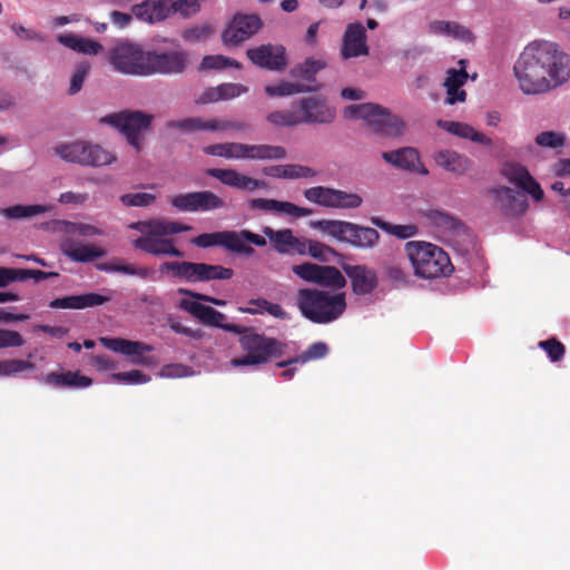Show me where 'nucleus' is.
Instances as JSON below:
<instances>
[{
  "label": "nucleus",
  "mask_w": 570,
  "mask_h": 570,
  "mask_svg": "<svg viewBox=\"0 0 570 570\" xmlns=\"http://www.w3.org/2000/svg\"><path fill=\"white\" fill-rule=\"evenodd\" d=\"M62 250L68 258L78 263H90L106 255L104 248L94 244L69 243L65 244Z\"/></svg>",
  "instance_id": "obj_31"
},
{
  "label": "nucleus",
  "mask_w": 570,
  "mask_h": 570,
  "mask_svg": "<svg viewBox=\"0 0 570 570\" xmlns=\"http://www.w3.org/2000/svg\"><path fill=\"white\" fill-rule=\"evenodd\" d=\"M147 51L138 43L119 41L109 50V62L120 73L144 76Z\"/></svg>",
  "instance_id": "obj_8"
},
{
  "label": "nucleus",
  "mask_w": 570,
  "mask_h": 570,
  "mask_svg": "<svg viewBox=\"0 0 570 570\" xmlns=\"http://www.w3.org/2000/svg\"><path fill=\"white\" fill-rule=\"evenodd\" d=\"M246 56L253 65L271 71H282L288 63L286 49L282 45L264 43L249 48Z\"/></svg>",
  "instance_id": "obj_13"
},
{
  "label": "nucleus",
  "mask_w": 570,
  "mask_h": 570,
  "mask_svg": "<svg viewBox=\"0 0 570 570\" xmlns=\"http://www.w3.org/2000/svg\"><path fill=\"white\" fill-rule=\"evenodd\" d=\"M315 284L338 289L346 285V279L335 266L320 265Z\"/></svg>",
  "instance_id": "obj_41"
},
{
  "label": "nucleus",
  "mask_w": 570,
  "mask_h": 570,
  "mask_svg": "<svg viewBox=\"0 0 570 570\" xmlns=\"http://www.w3.org/2000/svg\"><path fill=\"white\" fill-rule=\"evenodd\" d=\"M314 176H316V171L308 166L297 164L285 165V179L312 178Z\"/></svg>",
  "instance_id": "obj_57"
},
{
  "label": "nucleus",
  "mask_w": 570,
  "mask_h": 570,
  "mask_svg": "<svg viewBox=\"0 0 570 570\" xmlns=\"http://www.w3.org/2000/svg\"><path fill=\"white\" fill-rule=\"evenodd\" d=\"M178 307L205 325L239 335L238 343L245 354L230 360L229 364L233 367L263 365L284 353V344L275 337L259 334L254 327L227 323L226 315L210 306L181 299Z\"/></svg>",
  "instance_id": "obj_1"
},
{
  "label": "nucleus",
  "mask_w": 570,
  "mask_h": 570,
  "mask_svg": "<svg viewBox=\"0 0 570 570\" xmlns=\"http://www.w3.org/2000/svg\"><path fill=\"white\" fill-rule=\"evenodd\" d=\"M544 77L550 91L563 86L570 79V55L550 41L543 40Z\"/></svg>",
  "instance_id": "obj_9"
},
{
  "label": "nucleus",
  "mask_w": 570,
  "mask_h": 570,
  "mask_svg": "<svg viewBox=\"0 0 570 570\" xmlns=\"http://www.w3.org/2000/svg\"><path fill=\"white\" fill-rule=\"evenodd\" d=\"M327 353H328L327 344L324 342H316V343H313L312 345H309L307 347V350L304 351L301 355L293 357L291 360H287V361L278 362L277 366L278 367H287L295 363L304 364L312 360L323 358L327 355Z\"/></svg>",
  "instance_id": "obj_40"
},
{
  "label": "nucleus",
  "mask_w": 570,
  "mask_h": 570,
  "mask_svg": "<svg viewBox=\"0 0 570 570\" xmlns=\"http://www.w3.org/2000/svg\"><path fill=\"white\" fill-rule=\"evenodd\" d=\"M159 271L163 274L170 273L171 277L185 281L186 283L230 279L234 276V271L229 267L187 261L164 262Z\"/></svg>",
  "instance_id": "obj_7"
},
{
  "label": "nucleus",
  "mask_w": 570,
  "mask_h": 570,
  "mask_svg": "<svg viewBox=\"0 0 570 570\" xmlns=\"http://www.w3.org/2000/svg\"><path fill=\"white\" fill-rule=\"evenodd\" d=\"M89 72V66L80 63L77 66L75 73L71 77L69 94L75 95L82 88L85 79Z\"/></svg>",
  "instance_id": "obj_62"
},
{
  "label": "nucleus",
  "mask_w": 570,
  "mask_h": 570,
  "mask_svg": "<svg viewBox=\"0 0 570 570\" xmlns=\"http://www.w3.org/2000/svg\"><path fill=\"white\" fill-rule=\"evenodd\" d=\"M431 28L435 32L451 36L455 39H459V40H462L465 42H471L474 39V36L471 32V30H469L468 28H465L464 26H462L458 22L436 20V21L432 22Z\"/></svg>",
  "instance_id": "obj_36"
},
{
  "label": "nucleus",
  "mask_w": 570,
  "mask_h": 570,
  "mask_svg": "<svg viewBox=\"0 0 570 570\" xmlns=\"http://www.w3.org/2000/svg\"><path fill=\"white\" fill-rule=\"evenodd\" d=\"M384 273L387 279L396 285H403L407 281V274L400 264L386 263L384 265Z\"/></svg>",
  "instance_id": "obj_60"
},
{
  "label": "nucleus",
  "mask_w": 570,
  "mask_h": 570,
  "mask_svg": "<svg viewBox=\"0 0 570 570\" xmlns=\"http://www.w3.org/2000/svg\"><path fill=\"white\" fill-rule=\"evenodd\" d=\"M252 209L284 213L295 217L308 216L313 213L311 208L301 207L289 202H281L269 198H253L248 203Z\"/></svg>",
  "instance_id": "obj_25"
},
{
  "label": "nucleus",
  "mask_w": 570,
  "mask_h": 570,
  "mask_svg": "<svg viewBox=\"0 0 570 570\" xmlns=\"http://www.w3.org/2000/svg\"><path fill=\"white\" fill-rule=\"evenodd\" d=\"M222 100L233 99L247 92V87L242 83H222L218 86Z\"/></svg>",
  "instance_id": "obj_64"
},
{
  "label": "nucleus",
  "mask_w": 570,
  "mask_h": 570,
  "mask_svg": "<svg viewBox=\"0 0 570 570\" xmlns=\"http://www.w3.org/2000/svg\"><path fill=\"white\" fill-rule=\"evenodd\" d=\"M200 118L189 117L180 120H168L165 124L168 130H180L181 132H194L199 130Z\"/></svg>",
  "instance_id": "obj_54"
},
{
  "label": "nucleus",
  "mask_w": 570,
  "mask_h": 570,
  "mask_svg": "<svg viewBox=\"0 0 570 570\" xmlns=\"http://www.w3.org/2000/svg\"><path fill=\"white\" fill-rule=\"evenodd\" d=\"M120 200L128 207H147L156 200V196L149 193H130L122 195Z\"/></svg>",
  "instance_id": "obj_51"
},
{
  "label": "nucleus",
  "mask_w": 570,
  "mask_h": 570,
  "mask_svg": "<svg viewBox=\"0 0 570 570\" xmlns=\"http://www.w3.org/2000/svg\"><path fill=\"white\" fill-rule=\"evenodd\" d=\"M264 235L269 239L273 248L283 255L289 254V244L293 237V230L289 228L275 230L272 227L263 228Z\"/></svg>",
  "instance_id": "obj_39"
},
{
  "label": "nucleus",
  "mask_w": 570,
  "mask_h": 570,
  "mask_svg": "<svg viewBox=\"0 0 570 570\" xmlns=\"http://www.w3.org/2000/svg\"><path fill=\"white\" fill-rule=\"evenodd\" d=\"M131 13L140 21L154 23L170 16L166 0H146L131 7Z\"/></svg>",
  "instance_id": "obj_27"
},
{
  "label": "nucleus",
  "mask_w": 570,
  "mask_h": 570,
  "mask_svg": "<svg viewBox=\"0 0 570 570\" xmlns=\"http://www.w3.org/2000/svg\"><path fill=\"white\" fill-rule=\"evenodd\" d=\"M301 124H331L336 116L335 109L331 108L321 97H307L296 101Z\"/></svg>",
  "instance_id": "obj_14"
},
{
  "label": "nucleus",
  "mask_w": 570,
  "mask_h": 570,
  "mask_svg": "<svg viewBox=\"0 0 570 570\" xmlns=\"http://www.w3.org/2000/svg\"><path fill=\"white\" fill-rule=\"evenodd\" d=\"M382 158L391 166L423 176L429 175V169L421 161L420 153L414 147H401L395 150L383 151Z\"/></svg>",
  "instance_id": "obj_15"
},
{
  "label": "nucleus",
  "mask_w": 570,
  "mask_h": 570,
  "mask_svg": "<svg viewBox=\"0 0 570 570\" xmlns=\"http://www.w3.org/2000/svg\"><path fill=\"white\" fill-rule=\"evenodd\" d=\"M58 41L61 45L85 55H98L104 50L102 45L98 41L75 35H60L58 37Z\"/></svg>",
  "instance_id": "obj_33"
},
{
  "label": "nucleus",
  "mask_w": 570,
  "mask_h": 570,
  "mask_svg": "<svg viewBox=\"0 0 570 570\" xmlns=\"http://www.w3.org/2000/svg\"><path fill=\"white\" fill-rule=\"evenodd\" d=\"M190 242L200 248L219 246L232 253H235V250H244L238 243V235L236 230L204 233L194 237Z\"/></svg>",
  "instance_id": "obj_23"
},
{
  "label": "nucleus",
  "mask_w": 570,
  "mask_h": 570,
  "mask_svg": "<svg viewBox=\"0 0 570 570\" xmlns=\"http://www.w3.org/2000/svg\"><path fill=\"white\" fill-rule=\"evenodd\" d=\"M539 347L542 348L551 362H558L563 358L566 353L564 345L554 337L539 342Z\"/></svg>",
  "instance_id": "obj_53"
},
{
  "label": "nucleus",
  "mask_w": 570,
  "mask_h": 570,
  "mask_svg": "<svg viewBox=\"0 0 570 570\" xmlns=\"http://www.w3.org/2000/svg\"><path fill=\"white\" fill-rule=\"evenodd\" d=\"M438 126L448 132L459 136L461 138L470 139L473 142H478L484 146H492V140L484 134L475 130L472 126L459 122V121H446L439 120Z\"/></svg>",
  "instance_id": "obj_32"
},
{
  "label": "nucleus",
  "mask_w": 570,
  "mask_h": 570,
  "mask_svg": "<svg viewBox=\"0 0 570 570\" xmlns=\"http://www.w3.org/2000/svg\"><path fill=\"white\" fill-rule=\"evenodd\" d=\"M379 240L380 233L375 228L351 223L345 243L356 248L371 249L376 246Z\"/></svg>",
  "instance_id": "obj_29"
},
{
  "label": "nucleus",
  "mask_w": 570,
  "mask_h": 570,
  "mask_svg": "<svg viewBox=\"0 0 570 570\" xmlns=\"http://www.w3.org/2000/svg\"><path fill=\"white\" fill-rule=\"evenodd\" d=\"M134 229L141 232L144 235H175L181 232H188L191 226L180 224L178 222L166 219H151L147 222H137L130 226Z\"/></svg>",
  "instance_id": "obj_28"
},
{
  "label": "nucleus",
  "mask_w": 570,
  "mask_h": 570,
  "mask_svg": "<svg viewBox=\"0 0 570 570\" xmlns=\"http://www.w3.org/2000/svg\"><path fill=\"white\" fill-rule=\"evenodd\" d=\"M232 149L233 159L279 160L287 155L286 149L278 145L232 142Z\"/></svg>",
  "instance_id": "obj_16"
},
{
  "label": "nucleus",
  "mask_w": 570,
  "mask_h": 570,
  "mask_svg": "<svg viewBox=\"0 0 570 570\" xmlns=\"http://www.w3.org/2000/svg\"><path fill=\"white\" fill-rule=\"evenodd\" d=\"M433 158L438 166L455 175H463L471 168V160L453 150H440Z\"/></svg>",
  "instance_id": "obj_30"
},
{
  "label": "nucleus",
  "mask_w": 570,
  "mask_h": 570,
  "mask_svg": "<svg viewBox=\"0 0 570 570\" xmlns=\"http://www.w3.org/2000/svg\"><path fill=\"white\" fill-rule=\"evenodd\" d=\"M262 27L263 21L257 14L237 13L224 29L222 40L226 46H239L256 35Z\"/></svg>",
  "instance_id": "obj_11"
},
{
  "label": "nucleus",
  "mask_w": 570,
  "mask_h": 570,
  "mask_svg": "<svg viewBox=\"0 0 570 570\" xmlns=\"http://www.w3.org/2000/svg\"><path fill=\"white\" fill-rule=\"evenodd\" d=\"M341 55L343 59L368 55L366 31L362 23L354 22L347 26L343 37Z\"/></svg>",
  "instance_id": "obj_20"
},
{
  "label": "nucleus",
  "mask_w": 570,
  "mask_h": 570,
  "mask_svg": "<svg viewBox=\"0 0 570 570\" xmlns=\"http://www.w3.org/2000/svg\"><path fill=\"white\" fill-rule=\"evenodd\" d=\"M495 202L508 216H521L528 209V202L510 187H497L492 189Z\"/></svg>",
  "instance_id": "obj_24"
},
{
  "label": "nucleus",
  "mask_w": 570,
  "mask_h": 570,
  "mask_svg": "<svg viewBox=\"0 0 570 570\" xmlns=\"http://www.w3.org/2000/svg\"><path fill=\"white\" fill-rule=\"evenodd\" d=\"M267 120L276 127H295L301 125L296 101L291 110H275L267 115Z\"/></svg>",
  "instance_id": "obj_42"
},
{
  "label": "nucleus",
  "mask_w": 570,
  "mask_h": 570,
  "mask_svg": "<svg viewBox=\"0 0 570 570\" xmlns=\"http://www.w3.org/2000/svg\"><path fill=\"white\" fill-rule=\"evenodd\" d=\"M111 377L120 383L125 384H141L150 380L149 376L145 375L139 370H131L128 372H119L111 375Z\"/></svg>",
  "instance_id": "obj_59"
},
{
  "label": "nucleus",
  "mask_w": 570,
  "mask_h": 570,
  "mask_svg": "<svg viewBox=\"0 0 570 570\" xmlns=\"http://www.w3.org/2000/svg\"><path fill=\"white\" fill-rule=\"evenodd\" d=\"M154 115L142 110L124 109L106 115L99 119L102 125H109L122 134L136 153L144 148L145 134L150 130Z\"/></svg>",
  "instance_id": "obj_6"
},
{
  "label": "nucleus",
  "mask_w": 570,
  "mask_h": 570,
  "mask_svg": "<svg viewBox=\"0 0 570 570\" xmlns=\"http://www.w3.org/2000/svg\"><path fill=\"white\" fill-rule=\"evenodd\" d=\"M564 140V136L556 131H543L535 137L537 145L549 148L562 147Z\"/></svg>",
  "instance_id": "obj_56"
},
{
  "label": "nucleus",
  "mask_w": 570,
  "mask_h": 570,
  "mask_svg": "<svg viewBox=\"0 0 570 570\" xmlns=\"http://www.w3.org/2000/svg\"><path fill=\"white\" fill-rule=\"evenodd\" d=\"M543 66V40L530 42L520 53L513 68L520 89L524 94L541 95L550 91Z\"/></svg>",
  "instance_id": "obj_2"
},
{
  "label": "nucleus",
  "mask_w": 570,
  "mask_h": 570,
  "mask_svg": "<svg viewBox=\"0 0 570 570\" xmlns=\"http://www.w3.org/2000/svg\"><path fill=\"white\" fill-rule=\"evenodd\" d=\"M344 117L363 119L375 134L385 137L402 136L406 128L399 116L377 104L350 105L344 109Z\"/></svg>",
  "instance_id": "obj_5"
},
{
  "label": "nucleus",
  "mask_w": 570,
  "mask_h": 570,
  "mask_svg": "<svg viewBox=\"0 0 570 570\" xmlns=\"http://www.w3.org/2000/svg\"><path fill=\"white\" fill-rule=\"evenodd\" d=\"M503 174L509 181L515 184L523 191L531 195L534 200L540 202L543 199L544 193L542 188L524 166L509 164L504 167Z\"/></svg>",
  "instance_id": "obj_22"
},
{
  "label": "nucleus",
  "mask_w": 570,
  "mask_h": 570,
  "mask_svg": "<svg viewBox=\"0 0 570 570\" xmlns=\"http://www.w3.org/2000/svg\"><path fill=\"white\" fill-rule=\"evenodd\" d=\"M343 271L351 279L352 291L356 295L371 294L379 285L375 269L364 265H343Z\"/></svg>",
  "instance_id": "obj_18"
},
{
  "label": "nucleus",
  "mask_w": 570,
  "mask_h": 570,
  "mask_svg": "<svg viewBox=\"0 0 570 570\" xmlns=\"http://www.w3.org/2000/svg\"><path fill=\"white\" fill-rule=\"evenodd\" d=\"M296 304L302 315L316 324L337 320L346 309L345 294H330L320 289L301 288Z\"/></svg>",
  "instance_id": "obj_3"
},
{
  "label": "nucleus",
  "mask_w": 570,
  "mask_h": 570,
  "mask_svg": "<svg viewBox=\"0 0 570 570\" xmlns=\"http://www.w3.org/2000/svg\"><path fill=\"white\" fill-rule=\"evenodd\" d=\"M46 212V208L41 205H14L7 208L0 209V215L8 219H20L24 217H31Z\"/></svg>",
  "instance_id": "obj_45"
},
{
  "label": "nucleus",
  "mask_w": 570,
  "mask_h": 570,
  "mask_svg": "<svg viewBox=\"0 0 570 570\" xmlns=\"http://www.w3.org/2000/svg\"><path fill=\"white\" fill-rule=\"evenodd\" d=\"M168 325H169L170 330L174 331L175 333L183 334L193 340H200L204 337V332L202 330H199V328L194 330V328L187 327L173 317L168 318Z\"/></svg>",
  "instance_id": "obj_63"
},
{
  "label": "nucleus",
  "mask_w": 570,
  "mask_h": 570,
  "mask_svg": "<svg viewBox=\"0 0 570 570\" xmlns=\"http://www.w3.org/2000/svg\"><path fill=\"white\" fill-rule=\"evenodd\" d=\"M303 194L308 202L327 208L355 209L363 204V198L356 193L325 186L307 188Z\"/></svg>",
  "instance_id": "obj_10"
},
{
  "label": "nucleus",
  "mask_w": 570,
  "mask_h": 570,
  "mask_svg": "<svg viewBox=\"0 0 570 570\" xmlns=\"http://www.w3.org/2000/svg\"><path fill=\"white\" fill-rule=\"evenodd\" d=\"M309 226L325 233L340 242L345 243L347 230H350L351 222L336 219L312 220Z\"/></svg>",
  "instance_id": "obj_34"
},
{
  "label": "nucleus",
  "mask_w": 570,
  "mask_h": 570,
  "mask_svg": "<svg viewBox=\"0 0 570 570\" xmlns=\"http://www.w3.org/2000/svg\"><path fill=\"white\" fill-rule=\"evenodd\" d=\"M237 235L238 243L244 248V250H235V254L252 256L255 253V249L249 244H254L258 247H264L267 244L265 237L255 234L248 229L237 232Z\"/></svg>",
  "instance_id": "obj_46"
},
{
  "label": "nucleus",
  "mask_w": 570,
  "mask_h": 570,
  "mask_svg": "<svg viewBox=\"0 0 570 570\" xmlns=\"http://www.w3.org/2000/svg\"><path fill=\"white\" fill-rule=\"evenodd\" d=\"M187 58V53L183 50L147 51L144 76L180 73L186 68Z\"/></svg>",
  "instance_id": "obj_12"
},
{
  "label": "nucleus",
  "mask_w": 570,
  "mask_h": 570,
  "mask_svg": "<svg viewBox=\"0 0 570 570\" xmlns=\"http://www.w3.org/2000/svg\"><path fill=\"white\" fill-rule=\"evenodd\" d=\"M86 149V159L83 160L82 166L101 167L116 160V156L111 151L102 148L100 145L87 141Z\"/></svg>",
  "instance_id": "obj_35"
},
{
  "label": "nucleus",
  "mask_w": 570,
  "mask_h": 570,
  "mask_svg": "<svg viewBox=\"0 0 570 570\" xmlns=\"http://www.w3.org/2000/svg\"><path fill=\"white\" fill-rule=\"evenodd\" d=\"M320 269V265L313 264V263H303L299 265H294L292 267V271L295 275H297L299 278L315 283L317 273Z\"/></svg>",
  "instance_id": "obj_61"
},
{
  "label": "nucleus",
  "mask_w": 570,
  "mask_h": 570,
  "mask_svg": "<svg viewBox=\"0 0 570 570\" xmlns=\"http://www.w3.org/2000/svg\"><path fill=\"white\" fill-rule=\"evenodd\" d=\"M168 235H142L132 242L135 248L140 249L154 256L183 257L184 253L178 249L174 239L167 238Z\"/></svg>",
  "instance_id": "obj_17"
},
{
  "label": "nucleus",
  "mask_w": 570,
  "mask_h": 570,
  "mask_svg": "<svg viewBox=\"0 0 570 570\" xmlns=\"http://www.w3.org/2000/svg\"><path fill=\"white\" fill-rule=\"evenodd\" d=\"M224 206V199L213 191H196V212H209L223 208Z\"/></svg>",
  "instance_id": "obj_48"
},
{
  "label": "nucleus",
  "mask_w": 570,
  "mask_h": 570,
  "mask_svg": "<svg viewBox=\"0 0 570 570\" xmlns=\"http://www.w3.org/2000/svg\"><path fill=\"white\" fill-rule=\"evenodd\" d=\"M317 89H318V86L309 87V86L297 83V82L281 81L276 86H271V85L266 86L265 92L268 96L285 97V96H291L294 94L315 91Z\"/></svg>",
  "instance_id": "obj_43"
},
{
  "label": "nucleus",
  "mask_w": 570,
  "mask_h": 570,
  "mask_svg": "<svg viewBox=\"0 0 570 570\" xmlns=\"http://www.w3.org/2000/svg\"><path fill=\"white\" fill-rule=\"evenodd\" d=\"M87 141H73L55 147V154L68 163L82 165L86 154Z\"/></svg>",
  "instance_id": "obj_37"
},
{
  "label": "nucleus",
  "mask_w": 570,
  "mask_h": 570,
  "mask_svg": "<svg viewBox=\"0 0 570 570\" xmlns=\"http://www.w3.org/2000/svg\"><path fill=\"white\" fill-rule=\"evenodd\" d=\"M170 204L179 212H196V191L176 195Z\"/></svg>",
  "instance_id": "obj_55"
},
{
  "label": "nucleus",
  "mask_w": 570,
  "mask_h": 570,
  "mask_svg": "<svg viewBox=\"0 0 570 570\" xmlns=\"http://www.w3.org/2000/svg\"><path fill=\"white\" fill-rule=\"evenodd\" d=\"M371 223L383 232L395 236L399 239H406L413 237L417 234L419 229L413 224L407 225H394L389 222L383 220L377 216L371 217Z\"/></svg>",
  "instance_id": "obj_38"
},
{
  "label": "nucleus",
  "mask_w": 570,
  "mask_h": 570,
  "mask_svg": "<svg viewBox=\"0 0 570 570\" xmlns=\"http://www.w3.org/2000/svg\"><path fill=\"white\" fill-rule=\"evenodd\" d=\"M23 344L24 340L19 332L0 328V348L21 347Z\"/></svg>",
  "instance_id": "obj_58"
},
{
  "label": "nucleus",
  "mask_w": 570,
  "mask_h": 570,
  "mask_svg": "<svg viewBox=\"0 0 570 570\" xmlns=\"http://www.w3.org/2000/svg\"><path fill=\"white\" fill-rule=\"evenodd\" d=\"M101 345L112 352L124 354L132 357L135 364H147L148 361L144 357L146 352H150L153 347L148 344L138 341H129L121 337H100Z\"/></svg>",
  "instance_id": "obj_19"
},
{
  "label": "nucleus",
  "mask_w": 570,
  "mask_h": 570,
  "mask_svg": "<svg viewBox=\"0 0 570 570\" xmlns=\"http://www.w3.org/2000/svg\"><path fill=\"white\" fill-rule=\"evenodd\" d=\"M96 268L101 272H118L127 275H136L141 278H146L149 275V271L146 267H135L134 265L117 263H99Z\"/></svg>",
  "instance_id": "obj_47"
},
{
  "label": "nucleus",
  "mask_w": 570,
  "mask_h": 570,
  "mask_svg": "<svg viewBox=\"0 0 570 570\" xmlns=\"http://www.w3.org/2000/svg\"><path fill=\"white\" fill-rule=\"evenodd\" d=\"M206 175L218 179L222 184L247 191H254L259 187H265L266 183L248 177L235 169L210 168Z\"/></svg>",
  "instance_id": "obj_21"
},
{
  "label": "nucleus",
  "mask_w": 570,
  "mask_h": 570,
  "mask_svg": "<svg viewBox=\"0 0 570 570\" xmlns=\"http://www.w3.org/2000/svg\"><path fill=\"white\" fill-rule=\"evenodd\" d=\"M35 368V363L29 360H0V376H16L23 371Z\"/></svg>",
  "instance_id": "obj_49"
},
{
  "label": "nucleus",
  "mask_w": 570,
  "mask_h": 570,
  "mask_svg": "<svg viewBox=\"0 0 570 570\" xmlns=\"http://www.w3.org/2000/svg\"><path fill=\"white\" fill-rule=\"evenodd\" d=\"M404 249L417 277L433 279L449 276L453 271L449 255L434 244L411 240Z\"/></svg>",
  "instance_id": "obj_4"
},
{
  "label": "nucleus",
  "mask_w": 570,
  "mask_h": 570,
  "mask_svg": "<svg viewBox=\"0 0 570 570\" xmlns=\"http://www.w3.org/2000/svg\"><path fill=\"white\" fill-rule=\"evenodd\" d=\"M43 382L57 389H85L92 384V380L82 375L80 371L50 372Z\"/></svg>",
  "instance_id": "obj_26"
},
{
  "label": "nucleus",
  "mask_w": 570,
  "mask_h": 570,
  "mask_svg": "<svg viewBox=\"0 0 570 570\" xmlns=\"http://www.w3.org/2000/svg\"><path fill=\"white\" fill-rule=\"evenodd\" d=\"M307 254L320 262H327V255H335L336 250L324 243L308 239V245H306Z\"/></svg>",
  "instance_id": "obj_52"
},
{
  "label": "nucleus",
  "mask_w": 570,
  "mask_h": 570,
  "mask_svg": "<svg viewBox=\"0 0 570 570\" xmlns=\"http://www.w3.org/2000/svg\"><path fill=\"white\" fill-rule=\"evenodd\" d=\"M169 13H180L189 17L199 10L198 0H166Z\"/></svg>",
  "instance_id": "obj_50"
},
{
  "label": "nucleus",
  "mask_w": 570,
  "mask_h": 570,
  "mask_svg": "<svg viewBox=\"0 0 570 570\" xmlns=\"http://www.w3.org/2000/svg\"><path fill=\"white\" fill-rule=\"evenodd\" d=\"M324 68L325 63L323 61L307 58L303 63L295 66L291 70V76L307 81H315V75Z\"/></svg>",
  "instance_id": "obj_44"
}]
</instances>
